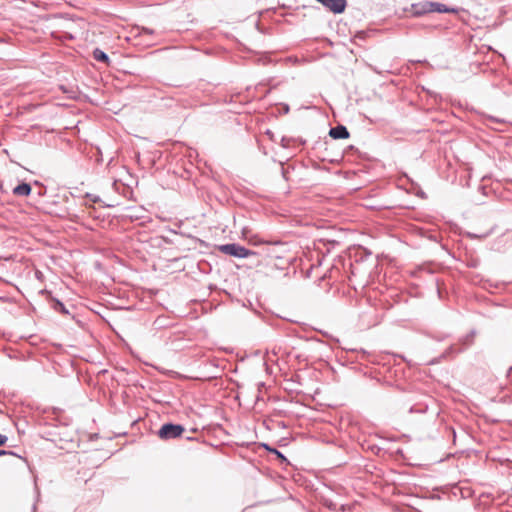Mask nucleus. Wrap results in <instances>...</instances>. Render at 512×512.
<instances>
[{
  "mask_svg": "<svg viewBox=\"0 0 512 512\" xmlns=\"http://www.w3.org/2000/svg\"><path fill=\"white\" fill-rule=\"evenodd\" d=\"M273 62H274V63H277L278 61H277V60H269V64H271V63H273Z\"/></svg>",
  "mask_w": 512,
  "mask_h": 512,
  "instance_id": "obj_16",
  "label": "nucleus"
},
{
  "mask_svg": "<svg viewBox=\"0 0 512 512\" xmlns=\"http://www.w3.org/2000/svg\"><path fill=\"white\" fill-rule=\"evenodd\" d=\"M273 452H274V453H276V454L278 455V457L284 458V457L282 456V454H281L280 452H278L277 450H273Z\"/></svg>",
  "mask_w": 512,
  "mask_h": 512,
  "instance_id": "obj_13",
  "label": "nucleus"
},
{
  "mask_svg": "<svg viewBox=\"0 0 512 512\" xmlns=\"http://www.w3.org/2000/svg\"><path fill=\"white\" fill-rule=\"evenodd\" d=\"M363 35H364V32H360V33H358V35H357V36L362 38V37H363Z\"/></svg>",
  "mask_w": 512,
  "mask_h": 512,
  "instance_id": "obj_15",
  "label": "nucleus"
},
{
  "mask_svg": "<svg viewBox=\"0 0 512 512\" xmlns=\"http://www.w3.org/2000/svg\"><path fill=\"white\" fill-rule=\"evenodd\" d=\"M431 12H437V13H452L456 14L458 13V8L455 7H448L445 4L439 3V2H433L431 1Z\"/></svg>",
  "mask_w": 512,
  "mask_h": 512,
  "instance_id": "obj_5",
  "label": "nucleus"
},
{
  "mask_svg": "<svg viewBox=\"0 0 512 512\" xmlns=\"http://www.w3.org/2000/svg\"><path fill=\"white\" fill-rule=\"evenodd\" d=\"M185 431L182 425L164 424L158 431V436L163 440L174 439L180 437Z\"/></svg>",
  "mask_w": 512,
  "mask_h": 512,
  "instance_id": "obj_1",
  "label": "nucleus"
},
{
  "mask_svg": "<svg viewBox=\"0 0 512 512\" xmlns=\"http://www.w3.org/2000/svg\"><path fill=\"white\" fill-rule=\"evenodd\" d=\"M16 196H28L31 193V186L27 183H22L13 189Z\"/></svg>",
  "mask_w": 512,
  "mask_h": 512,
  "instance_id": "obj_8",
  "label": "nucleus"
},
{
  "mask_svg": "<svg viewBox=\"0 0 512 512\" xmlns=\"http://www.w3.org/2000/svg\"><path fill=\"white\" fill-rule=\"evenodd\" d=\"M408 64H415V65H418V64H429L426 60H410Z\"/></svg>",
  "mask_w": 512,
  "mask_h": 512,
  "instance_id": "obj_10",
  "label": "nucleus"
},
{
  "mask_svg": "<svg viewBox=\"0 0 512 512\" xmlns=\"http://www.w3.org/2000/svg\"><path fill=\"white\" fill-rule=\"evenodd\" d=\"M7 442V437L5 435L0 434V447L5 445Z\"/></svg>",
  "mask_w": 512,
  "mask_h": 512,
  "instance_id": "obj_11",
  "label": "nucleus"
},
{
  "mask_svg": "<svg viewBox=\"0 0 512 512\" xmlns=\"http://www.w3.org/2000/svg\"><path fill=\"white\" fill-rule=\"evenodd\" d=\"M92 57L95 61L101 63H109V56L106 52L101 50L100 48H94L92 51Z\"/></svg>",
  "mask_w": 512,
  "mask_h": 512,
  "instance_id": "obj_7",
  "label": "nucleus"
},
{
  "mask_svg": "<svg viewBox=\"0 0 512 512\" xmlns=\"http://www.w3.org/2000/svg\"><path fill=\"white\" fill-rule=\"evenodd\" d=\"M431 1H422L411 4L410 8H405L406 12H410L412 17H421L431 12Z\"/></svg>",
  "mask_w": 512,
  "mask_h": 512,
  "instance_id": "obj_3",
  "label": "nucleus"
},
{
  "mask_svg": "<svg viewBox=\"0 0 512 512\" xmlns=\"http://www.w3.org/2000/svg\"><path fill=\"white\" fill-rule=\"evenodd\" d=\"M161 51L160 50H155L153 51L152 53H150V56H156L157 54H159Z\"/></svg>",
  "mask_w": 512,
  "mask_h": 512,
  "instance_id": "obj_12",
  "label": "nucleus"
},
{
  "mask_svg": "<svg viewBox=\"0 0 512 512\" xmlns=\"http://www.w3.org/2000/svg\"><path fill=\"white\" fill-rule=\"evenodd\" d=\"M6 453H7L6 451H4V450H0V456H1V455H5Z\"/></svg>",
  "mask_w": 512,
  "mask_h": 512,
  "instance_id": "obj_14",
  "label": "nucleus"
},
{
  "mask_svg": "<svg viewBox=\"0 0 512 512\" xmlns=\"http://www.w3.org/2000/svg\"><path fill=\"white\" fill-rule=\"evenodd\" d=\"M334 14H341L347 7V0H316Z\"/></svg>",
  "mask_w": 512,
  "mask_h": 512,
  "instance_id": "obj_4",
  "label": "nucleus"
},
{
  "mask_svg": "<svg viewBox=\"0 0 512 512\" xmlns=\"http://www.w3.org/2000/svg\"><path fill=\"white\" fill-rule=\"evenodd\" d=\"M329 135L333 139H346L349 137V132L346 127L339 125L334 128H331L329 131Z\"/></svg>",
  "mask_w": 512,
  "mask_h": 512,
  "instance_id": "obj_6",
  "label": "nucleus"
},
{
  "mask_svg": "<svg viewBox=\"0 0 512 512\" xmlns=\"http://www.w3.org/2000/svg\"><path fill=\"white\" fill-rule=\"evenodd\" d=\"M133 30L135 31V36H149L150 37V36L154 35V30L147 28V27L136 26L135 28H133Z\"/></svg>",
  "mask_w": 512,
  "mask_h": 512,
  "instance_id": "obj_9",
  "label": "nucleus"
},
{
  "mask_svg": "<svg viewBox=\"0 0 512 512\" xmlns=\"http://www.w3.org/2000/svg\"><path fill=\"white\" fill-rule=\"evenodd\" d=\"M477 64H481V63H480V62H478ZM483 64L488 65V64H489V62H484Z\"/></svg>",
  "mask_w": 512,
  "mask_h": 512,
  "instance_id": "obj_17",
  "label": "nucleus"
},
{
  "mask_svg": "<svg viewBox=\"0 0 512 512\" xmlns=\"http://www.w3.org/2000/svg\"><path fill=\"white\" fill-rule=\"evenodd\" d=\"M218 249H219V251H221L224 254L238 257V258H245V257H248V256L254 254V252H252L238 244H225V245L219 246Z\"/></svg>",
  "mask_w": 512,
  "mask_h": 512,
  "instance_id": "obj_2",
  "label": "nucleus"
}]
</instances>
